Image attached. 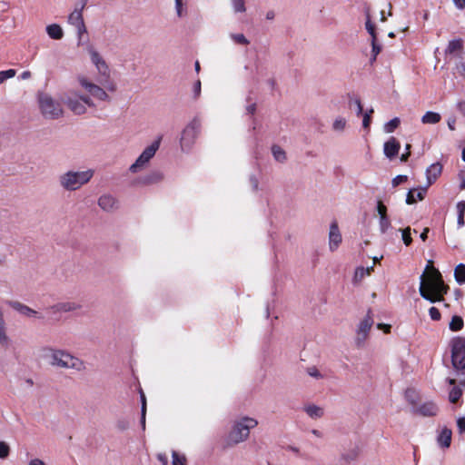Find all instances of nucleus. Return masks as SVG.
<instances>
[{
  "mask_svg": "<svg viewBox=\"0 0 465 465\" xmlns=\"http://www.w3.org/2000/svg\"><path fill=\"white\" fill-rule=\"evenodd\" d=\"M46 33L50 38L54 40H60L64 36L62 27L57 24H52L46 26Z\"/></svg>",
  "mask_w": 465,
  "mask_h": 465,
  "instance_id": "obj_21",
  "label": "nucleus"
},
{
  "mask_svg": "<svg viewBox=\"0 0 465 465\" xmlns=\"http://www.w3.org/2000/svg\"><path fill=\"white\" fill-rule=\"evenodd\" d=\"M451 430L444 428L440 432L437 441L438 444L442 448H449L451 442Z\"/></svg>",
  "mask_w": 465,
  "mask_h": 465,
  "instance_id": "obj_20",
  "label": "nucleus"
},
{
  "mask_svg": "<svg viewBox=\"0 0 465 465\" xmlns=\"http://www.w3.org/2000/svg\"><path fill=\"white\" fill-rule=\"evenodd\" d=\"M377 212L380 217L387 216V207L381 202H378Z\"/></svg>",
  "mask_w": 465,
  "mask_h": 465,
  "instance_id": "obj_49",
  "label": "nucleus"
},
{
  "mask_svg": "<svg viewBox=\"0 0 465 465\" xmlns=\"http://www.w3.org/2000/svg\"><path fill=\"white\" fill-rule=\"evenodd\" d=\"M39 355L42 360L45 361L52 367L76 371H84L85 370L84 361L64 349L45 346L40 349Z\"/></svg>",
  "mask_w": 465,
  "mask_h": 465,
  "instance_id": "obj_3",
  "label": "nucleus"
},
{
  "mask_svg": "<svg viewBox=\"0 0 465 465\" xmlns=\"http://www.w3.org/2000/svg\"><path fill=\"white\" fill-rule=\"evenodd\" d=\"M447 124H448V127L450 128V130L453 131L455 130V125H456V118L455 117H450L447 121Z\"/></svg>",
  "mask_w": 465,
  "mask_h": 465,
  "instance_id": "obj_56",
  "label": "nucleus"
},
{
  "mask_svg": "<svg viewBox=\"0 0 465 465\" xmlns=\"http://www.w3.org/2000/svg\"><path fill=\"white\" fill-rule=\"evenodd\" d=\"M379 226H380V231L382 233H385L389 230V228L391 227V221H390L388 215L380 217Z\"/></svg>",
  "mask_w": 465,
  "mask_h": 465,
  "instance_id": "obj_39",
  "label": "nucleus"
},
{
  "mask_svg": "<svg viewBox=\"0 0 465 465\" xmlns=\"http://www.w3.org/2000/svg\"><path fill=\"white\" fill-rule=\"evenodd\" d=\"M416 413L424 416H435L438 412V406L433 401H425L414 407Z\"/></svg>",
  "mask_w": 465,
  "mask_h": 465,
  "instance_id": "obj_11",
  "label": "nucleus"
},
{
  "mask_svg": "<svg viewBox=\"0 0 465 465\" xmlns=\"http://www.w3.org/2000/svg\"><path fill=\"white\" fill-rule=\"evenodd\" d=\"M9 305L18 312L20 314L28 317V318H41L38 312L30 307L19 302H10Z\"/></svg>",
  "mask_w": 465,
  "mask_h": 465,
  "instance_id": "obj_14",
  "label": "nucleus"
},
{
  "mask_svg": "<svg viewBox=\"0 0 465 465\" xmlns=\"http://www.w3.org/2000/svg\"><path fill=\"white\" fill-rule=\"evenodd\" d=\"M16 74L15 69H8L5 71H0V84L4 83L5 80L13 78Z\"/></svg>",
  "mask_w": 465,
  "mask_h": 465,
  "instance_id": "obj_40",
  "label": "nucleus"
},
{
  "mask_svg": "<svg viewBox=\"0 0 465 465\" xmlns=\"http://www.w3.org/2000/svg\"><path fill=\"white\" fill-rule=\"evenodd\" d=\"M460 181H461L460 187L461 190H463V189H465V173H461L460 175Z\"/></svg>",
  "mask_w": 465,
  "mask_h": 465,
  "instance_id": "obj_63",
  "label": "nucleus"
},
{
  "mask_svg": "<svg viewBox=\"0 0 465 465\" xmlns=\"http://www.w3.org/2000/svg\"><path fill=\"white\" fill-rule=\"evenodd\" d=\"M26 465H49L45 460L38 457H31Z\"/></svg>",
  "mask_w": 465,
  "mask_h": 465,
  "instance_id": "obj_45",
  "label": "nucleus"
},
{
  "mask_svg": "<svg viewBox=\"0 0 465 465\" xmlns=\"http://www.w3.org/2000/svg\"><path fill=\"white\" fill-rule=\"evenodd\" d=\"M427 188L428 187L426 186L424 188H420L418 190H410L406 197V203L413 204L417 202V200H423L427 193Z\"/></svg>",
  "mask_w": 465,
  "mask_h": 465,
  "instance_id": "obj_18",
  "label": "nucleus"
},
{
  "mask_svg": "<svg viewBox=\"0 0 465 465\" xmlns=\"http://www.w3.org/2000/svg\"><path fill=\"white\" fill-rule=\"evenodd\" d=\"M378 328L383 330L384 332H386V333L390 332V331H391V325L379 324Z\"/></svg>",
  "mask_w": 465,
  "mask_h": 465,
  "instance_id": "obj_62",
  "label": "nucleus"
},
{
  "mask_svg": "<svg viewBox=\"0 0 465 465\" xmlns=\"http://www.w3.org/2000/svg\"><path fill=\"white\" fill-rule=\"evenodd\" d=\"M342 237L337 222H332L329 232V249L331 252L336 251L341 243Z\"/></svg>",
  "mask_w": 465,
  "mask_h": 465,
  "instance_id": "obj_10",
  "label": "nucleus"
},
{
  "mask_svg": "<svg viewBox=\"0 0 465 465\" xmlns=\"http://www.w3.org/2000/svg\"><path fill=\"white\" fill-rule=\"evenodd\" d=\"M462 48V41L460 39L451 40L447 47L446 52L449 54H453Z\"/></svg>",
  "mask_w": 465,
  "mask_h": 465,
  "instance_id": "obj_33",
  "label": "nucleus"
},
{
  "mask_svg": "<svg viewBox=\"0 0 465 465\" xmlns=\"http://www.w3.org/2000/svg\"><path fill=\"white\" fill-rule=\"evenodd\" d=\"M141 401H142V408H141V424L143 429L145 427V415H146V399L144 393L141 391Z\"/></svg>",
  "mask_w": 465,
  "mask_h": 465,
  "instance_id": "obj_36",
  "label": "nucleus"
},
{
  "mask_svg": "<svg viewBox=\"0 0 465 465\" xmlns=\"http://www.w3.org/2000/svg\"><path fill=\"white\" fill-rule=\"evenodd\" d=\"M303 411L313 420L320 419L324 415V410L322 407L312 403L304 405Z\"/></svg>",
  "mask_w": 465,
  "mask_h": 465,
  "instance_id": "obj_19",
  "label": "nucleus"
},
{
  "mask_svg": "<svg viewBox=\"0 0 465 465\" xmlns=\"http://www.w3.org/2000/svg\"><path fill=\"white\" fill-rule=\"evenodd\" d=\"M371 271H372V267H368V268L359 267L355 271L354 278L356 280H361L366 275H370Z\"/></svg>",
  "mask_w": 465,
  "mask_h": 465,
  "instance_id": "obj_38",
  "label": "nucleus"
},
{
  "mask_svg": "<svg viewBox=\"0 0 465 465\" xmlns=\"http://www.w3.org/2000/svg\"><path fill=\"white\" fill-rule=\"evenodd\" d=\"M463 327V320L461 317L454 315L450 322V329L452 331H458Z\"/></svg>",
  "mask_w": 465,
  "mask_h": 465,
  "instance_id": "obj_29",
  "label": "nucleus"
},
{
  "mask_svg": "<svg viewBox=\"0 0 465 465\" xmlns=\"http://www.w3.org/2000/svg\"><path fill=\"white\" fill-rule=\"evenodd\" d=\"M454 5L460 8L464 9L465 8V0H453Z\"/></svg>",
  "mask_w": 465,
  "mask_h": 465,
  "instance_id": "obj_58",
  "label": "nucleus"
},
{
  "mask_svg": "<svg viewBox=\"0 0 465 465\" xmlns=\"http://www.w3.org/2000/svg\"><path fill=\"white\" fill-rule=\"evenodd\" d=\"M265 17L267 20H272L275 17V13L272 10H270L266 13Z\"/></svg>",
  "mask_w": 465,
  "mask_h": 465,
  "instance_id": "obj_61",
  "label": "nucleus"
},
{
  "mask_svg": "<svg viewBox=\"0 0 465 465\" xmlns=\"http://www.w3.org/2000/svg\"><path fill=\"white\" fill-rule=\"evenodd\" d=\"M162 136H158L149 145H147L140 155L136 158L134 163L129 167V172L132 173H138L144 171L150 164L151 160L155 156L160 148Z\"/></svg>",
  "mask_w": 465,
  "mask_h": 465,
  "instance_id": "obj_6",
  "label": "nucleus"
},
{
  "mask_svg": "<svg viewBox=\"0 0 465 465\" xmlns=\"http://www.w3.org/2000/svg\"><path fill=\"white\" fill-rule=\"evenodd\" d=\"M448 289L440 272L432 265L428 264L420 276V293L421 297L430 302H440L443 300V295L447 293Z\"/></svg>",
  "mask_w": 465,
  "mask_h": 465,
  "instance_id": "obj_2",
  "label": "nucleus"
},
{
  "mask_svg": "<svg viewBox=\"0 0 465 465\" xmlns=\"http://www.w3.org/2000/svg\"><path fill=\"white\" fill-rule=\"evenodd\" d=\"M457 426L460 433L465 432V417H460L458 419Z\"/></svg>",
  "mask_w": 465,
  "mask_h": 465,
  "instance_id": "obj_51",
  "label": "nucleus"
},
{
  "mask_svg": "<svg viewBox=\"0 0 465 465\" xmlns=\"http://www.w3.org/2000/svg\"><path fill=\"white\" fill-rule=\"evenodd\" d=\"M400 118L395 117L384 124L383 130L387 134L394 132V130L400 125Z\"/></svg>",
  "mask_w": 465,
  "mask_h": 465,
  "instance_id": "obj_31",
  "label": "nucleus"
},
{
  "mask_svg": "<svg viewBox=\"0 0 465 465\" xmlns=\"http://www.w3.org/2000/svg\"><path fill=\"white\" fill-rule=\"evenodd\" d=\"M373 113V109H370L369 111L362 113L363 119H362V126L364 129H369L371 122V114Z\"/></svg>",
  "mask_w": 465,
  "mask_h": 465,
  "instance_id": "obj_41",
  "label": "nucleus"
},
{
  "mask_svg": "<svg viewBox=\"0 0 465 465\" xmlns=\"http://www.w3.org/2000/svg\"><path fill=\"white\" fill-rule=\"evenodd\" d=\"M247 111L249 114H252L255 111V104H250L247 106Z\"/></svg>",
  "mask_w": 465,
  "mask_h": 465,
  "instance_id": "obj_64",
  "label": "nucleus"
},
{
  "mask_svg": "<svg viewBox=\"0 0 465 465\" xmlns=\"http://www.w3.org/2000/svg\"><path fill=\"white\" fill-rule=\"evenodd\" d=\"M201 132V123L198 119L191 121L183 130L180 146L183 153H190L196 142V139Z\"/></svg>",
  "mask_w": 465,
  "mask_h": 465,
  "instance_id": "obj_8",
  "label": "nucleus"
},
{
  "mask_svg": "<svg viewBox=\"0 0 465 465\" xmlns=\"http://www.w3.org/2000/svg\"><path fill=\"white\" fill-rule=\"evenodd\" d=\"M464 216L465 215L458 214L457 223H458L459 228H461L464 226V223H465Z\"/></svg>",
  "mask_w": 465,
  "mask_h": 465,
  "instance_id": "obj_57",
  "label": "nucleus"
},
{
  "mask_svg": "<svg viewBox=\"0 0 465 465\" xmlns=\"http://www.w3.org/2000/svg\"><path fill=\"white\" fill-rule=\"evenodd\" d=\"M234 13H244L246 11L245 0H230Z\"/></svg>",
  "mask_w": 465,
  "mask_h": 465,
  "instance_id": "obj_30",
  "label": "nucleus"
},
{
  "mask_svg": "<svg viewBox=\"0 0 465 465\" xmlns=\"http://www.w3.org/2000/svg\"><path fill=\"white\" fill-rule=\"evenodd\" d=\"M230 38L237 45H248L249 40L245 37L243 34H231Z\"/></svg>",
  "mask_w": 465,
  "mask_h": 465,
  "instance_id": "obj_34",
  "label": "nucleus"
},
{
  "mask_svg": "<svg viewBox=\"0 0 465 465\" xmlns=\"http://www.w3.org/2000/svg\"><path fill=\"white\" fill-rule=\"evenodd\" d=\"M457 110L465 115V100H460L456 104Z\"/></svg>",
  "mask_w": 465,
  "mask_h": 465,
  "instance_id": "obj_54",
  "label": "nucleus"
},
{
  "mask_svg": "<svg viewBox=\"0 0 465 465\" xmlns=\"http://www.w3.org/2000/svg\"><path fill=\"white\" fill-rule=\"evenodd\" d=\"M458 214L465 215V201H460L456 205Z\"/></svg>",
  "mask_w": 465,
  "mask_h": 465,
  "instance_id": "obj_52",
  "label": "nucleus"
},
{
  "mask_svg": "<svg viewBox=\"0 0 465 465\" xmlns=\"http://www.w3.org/2000/svg\"><path fill=\"white\" fill-rule=\"evenodd\" d=\"M408 177L406 175H397L395 178L392 179V186L396 187L400 185L401 183H403L407 181Z\"/></svg>",
  "mask_w": 465,
  "mask_h": 465,
  "instance_id": "obj_48",
  "label": "nucleus"
},
{
  "mask_svg": "<svg viewBox=\"0 0 465 465\" xmlns=\"http://www.w3.org/2000/svg\"><path fill=\"white\" fill-rule=\"evenodd\" d=\"M373 324V319L370 312L361 321L358 326V340L364 341Z\"/></svg>",
  "mask_w": 465,
  "mask_h": 465,
  "instance_id": "obj_12",
  "label": "nucleus"
},
{
  "mask_svg": "<svg viewBox=\"0 0 465 465\" xmlns=\"http://www.w3.org/2000/svg\"><path fill=\"white\" fill-rule=\"evenodd\" d=\"M93 169L83 171L69 170L62 173L59 178V185L65 191L73 192L86 184L94 176Z\"/></svg>",
  "mask_w": 465,
  "mask_h": 465,
  "instance_id": "obj_4",
  "label": "nucleus"
},
{
  "mask_svg": "<svg viewBox=\"0 0 465 465\" xmlns=\"http://www.w3.org/2000/svg\"><path fill=\"white\" fill-rule=\"evenodd\" d=\"M400 150V143L394 138H390L385 143L383 147L384 154L391 159L395 157Z\"/></svg>",
  "mask_w": 465,
  "mask_h": 465,
  "instance_id": "obj_15",
  "label": "nucleus"
},
{
  "mask_svg": "<svg viewBox=\"0 0 465 465\" xmlns=\"http://www.w3.org/2000/svg\"><path fill=\"white\" fill-rule=\"evenodd\" d=\"M9 452H10L9 446L4 441H0V459L7 458L9 455Z\"/></svg>",
  "mask_w": 465,
  "mask_h": 465,
  "instance_id": "obj_44",
  "label": "nucleus"
},
{
  "mask_svg": "<svg viewBox=\"0 0 465 465\" xmlns=\"http://www.w3.org/2000/svg\"><path fill=\"white\" fill-rule=\"evenodd\" d=\"M172 457H173V465H186V463H187L186 457L183 454H182L176 450H173Z\"/></svg>",
  "mask_w": 465,
  "mask_h": 465,
  "instance_id": "obj_32",
  "label": "nucleus"
},
{
  "mask_svg": "<svg viewBox=\"0 0 465 465\" xmlns=\"http://www.w3.org/2000/svg\"><path fill=\"white\" fill-rule=\"evenodd\" d=\"M174 8L179 18L186 16L188 14L187 0H174Z\"/></svg>",
  "mask_w": 465,
  "mask_h": 465,
  "instance_id": "obj_24",
  "label": "nucleus"
},
{
  "mask_svg": "<svg viewBox=\"0 0 465 465\" xmlns=\"http://www.w3.org/2000/svg\"><path fill=\"white\" fill-rule=\"evenodd\" d=\"M365 27H366V30L368 31V33L371 35V39H373V38L376 39L375 25L371 21V17L369 15H367Z\"/></svg>",
  "mask_w": 465,
  "mask_h": 465,
  "instance_id": "obj_42",
  "label": "nucleus"
},
{
  "mask_svg": "<svg viewBox=\"0 0 465 465\" xmlns=\"http://www.w3.org/2000/svg\"><path fill=\"white\" fill-rule=\"evenodd\" d=\"M307 373L308 375H310L311 377L316 379V380H320V379H323L324 378V375L316 368V367H310L307 369Z\"/></svg>",
  "mask_w": 465,
  "mask_h": 465,
  "instance_id": "obj_43",
  "label": "nucleus"
},
{
  "mask_svg": "<svg viewBox=\"0 0 465 465\" xmlns=\"http://www.w3.org/2000/svg\"><path fill=\"white\" fill-rule=\"evenodd\" d=\"M272 153L277 162L283 163L286 160V153L279 145H273Z\"/></svg>",
  "mask_w": 465,
  "mask_h": 465,
  "instance_id": "obj_28",
  "label": "nucleus"
},
{
  "mask_svg": "<svg viewBox=\"0 0 465 465\" xmlns=\"http://www.w3.org/2000/svg\"><path fill=\"white\" fill-rule=\"evenodd\" d=\"M371 45H372L373 59H376V56L381 52V46L377 45L376 39H374V38L371 39Z\"/></svg>",
  "mask_w": 465,
  "mask_h": 465,
  "instance_id": "obj_50",
  "label": "nucleus"
},
{
  "mask_svg": "<svg viewBox=\"0 0 465 465\" xmlns=\"http://www.w3.org/2000/svg\"><path fill=\"white\" fill-rule=\"evenodd\" d=\"M162 178H163V175L160 173L154 172V173L147 174V175L143 176V178L135 181V183L147 185V184H151L153 183H157V182L161 181Z\"/></svg>",
  "mask_w": 465,
  "mask_h": 465,
  "instance_id": "obj_23",
  "label": "nucleus"
},
{
  "mask_svg": "<svg viewBox=\"0 0 465 465\" xmlns=\"http://www.w3.org/2000/svg\"><path fill=\"white\" fill-rule=\"evenodd\" d=\"M54 308L57 312H69L77 310L79 306L74 302H60Z\"/></svg>",
  "mask_w": 465,
  "mask_h": 465,
  "instance_id": "obj_26",
  "label": "nucleus"
},
{
  "mask_svg": "<svg viewBox=\"0 0 465 465\" xmlns=\"http://www.w3.org/2000/svg\"><path fill=\"white\" fill-rule=\"evenodd\" d=\"M429 314L433 321H439L440 319V312L436 307H431L429 310Z\"/></svg>",
  "mask_w": 465,
  "mask_h": 465,
  "instance_id": "obj_47",
  "label": "nucleus"
},
{
  "mask_svg": "<svg viewBox=\"0 0 465 465\" xmlns=\"http://www.w3.org/2000/svg\"><path fill=\"white\" fill-rule=\"evenodd\" d=\"M87 53L91 63L97 70L103 87L93 83L86 76H79L77 78L78 84L86 94L72 89L61 97L63 103L75 114H84L87 108L95 107L94 100L109 102L110 96L107 91L113 93L116 90V84L110 78V68L104 56L94 46H89Z\"/></svg>",
  "mask_w": 465,
  "mask_h": 465,
  "instance_id": "obj_1",
  "label": "nucleus"
},
{
  "mask_svg": "<svg viewBox=\"0 0 465 465\" xmlns=\"http://www.w3.org/2000/svg\"><path fill=\"white\" fill-rule=\"evenodd\" d=\"M452 363L458 370L465 368V339L461 337L455 338L452 341Z\"/></svg>",
  "mask_w": 465,
  "mask_h": 465,
  "instance_id": "obj_9",
  "label": "nucleus"
},
{
  "mask_svg": "<svg viewBox=\"0 0 465 465\" xmlns=\"http://www.w3.org/2000/svg\"><path fill=\"white\" fill-rule=\"evenodd\" d=\"M98 205L103 210L110 212L117 207V201L110 194H104L98 199Z\"/></svg>",
  "mask_w": 465,
  "mask_h": 465,
  "instance_id": "obj_16",
  "label": "nucleus"
},
{
  "mask_svg": "<svg viewBox=\"0 0 465 465\" xmlns=\"http://www.w3.org/2000/svg\"><path fill=\"white\" fill-rule=\"evenodd\" d=\"M20 79L22 80H27L31 77V72L30 71H24L21 74H20Z\"/></svg>",
  "mask_w": 465,
  "mask_h": 465,
  "instance_id": "obj_59",
  "label": "nucleus"
},
{
  "mask_svg": "<svg viewBox=\"0 0 465 465\" xmlns=\"http://www.w3.org/2000/svg\"><path fill=\"white\" fill-rule=\"evenodd\" d=\"M258 425L255 418L242 416L233 421L232 427L228 435V441L232 444H238L245 441L250 435V430Z\"/></svg>",
  "mask_w": 465,
  "mask_h": 465,
  "instance_id": "obj_5",
  "label": "nucleus"
},
{
  "mask_svg": "<svg viewBox=\"0 0 465 465\" xmlns=\"http://www.w3.org/2000/svg\"><path fill=\"white\" fill-rule=\"evenodd\" d=\"M454 276L459 284H463L465 282V265L463 263L456 266L454 270Z\"/></svg>",
  "mask_w": 465,
  "mask_h": 465,
  "instance_id": "obj_27",
  "label": "nucleus"
},
{
  "mask_svg": "<svg viewBox=\"0 0 465 465\" xmlns=\"http://www.w3.org/2000/svg\"><path fill=\"white\" fill-rule=\"evenodd\" d=\"M202 84L201 81L198 79L193 85V92L194 99H198L201 95Z\"/></svg>",
  "mask_w": 465,
  "mask_h": 465,
  "instance_id": "obj_46",
  "label": "nucleus"
},
{
  "mask_svg": "<svg viewBox=\"0 0 465 465\" xmlns=\"http://www.w3.org/2000/svg\"><path fill=\"white\" fill-rule=\"evenodd\" d=\"M353 103H354V105L356 106L357 115L362 114L363 108H362V105H361V103L360 99H355L353 101Z\"/></svg>",
  "mask_w": 465,
  "mask_h": 465,
  "instance_id": "obj_53",
  "label": "nucleus"
},
{
  "mask_svg": "<svg viewBox=\"0 0 465 465\" xmlns=\"http://www.w3.org/2000/svg\"><path fill=\"white\" fill-rule=\"evenodd\" d=\"M347 127V120L343 116H337L331 124V129L335 133H342Z\"/></svg>",
  "mask_w": 465,
  "mask_h": 465,
  "instance_id": "obj_25",
  "label": "nucleus"
},
{
  "mask_svg": "<svg viewBox=\"0 0 465 465\" xmlns=\"http://www.w3.org/2000/svg\"><path fill=\"white\" fill-rule=\"evenodd\" d=\"M441 120L439 113L428 111L421 117V123L424 124H435Z\"/></svg>",
  "mask_w": 465,
  "mask_h": 465,
  "instance_id": "obj_22",
  "label": "nucleus"
},
{
  "mask_svg": "<svg viewBox=\"0 0 465 465\" xmlns=\"http://www.w3.org/2000/svg\"><path fill=\"white\" fill-rule=\"evenodd\" d=\"M399 231L401 232V238H402L404 244L406 246L411 245V243L412 242L411 227H407L405 229H400Z\"/></svg>",
  "mask_w": 465,
  "mask_h": 465,
  "instance_id": "obj_35",
  "label": "nucleus"
},
{
  "mask_svg": "<svg viewBox=\"0 0 465 465\" xmlns=\"http://www.w3.org/2000/svg\"><path fill=\"white\" fill-rule=\"evenodd\" d=\"M37 101L42 114L48 119H57L63 114V108L57 100L49 94L39 93Z\"/></svg>",
  "mask_w": 465,
  "mask_h": 465,
  "instance_id": "obj_7",
  "label": "nucleus"
},
{
  "mask_svg": "<svg viewBox=\"0 0 465 465\" xmlns=\"http://www.w3.org/2000/svg\"><path fill=\"white\" fill-rule=\"evenodd\" d=\"M442 173V165L440 163L430 164L426 170L427 187L436 182Z\"/></svg>",
  "mask_w": 465,
  "mask_h": 465,
  "instance_id": "obj_13",
  "label": "nucleus"
},
{
  "mask_svg": "<svg viewBox=\"0 0 465 465\" xmlns=\"http://www.w3.org/2000/svg\"><path fill=\"white\" fill-rule=\"evenodd\" d=\"M461 395V390L459 387L454 386L449 393V400L450 402L455 403L459 401Z\"/></svg>",
  "mask_w": 465,
  "mask_h": 465,
  "instance_id": "obj_37",
  "label": "nucleus"
},
{
  "mask_svg": "<svg viewBox=\"0 0 465 465\" xmlns=\"http://www.w3.org/2000/svg\"><path fill=\"white\" fill-rule=\"evenodd\" d=\"M68 22L75 26L79 33L84 31V24L81 10H74L68 16Z\"/></svg>",
  "mask_w": 465,
  "mask_h": 465,
  "instance_id": "obj_17",
  "label": "nucleus"
},
{
  "mask_svg": "<svg viewBox=\"0 0 465 465\" xmlns=\"http://www.w3.org/2000/svg\"><path fill=\"white\" fill-rule=\"evenodd\" d=\"M429 228H425L422 232L420 233V239L425 242L428 238V233H429Z\"/></svg>",
  "mask_w": 465,
  "mask_h": 465,
  "instance_id": "obj_60",
  "label": "nucleus"
},
{
  "mask_svg": "<svg viewBox=\"0 0 465 465\" xmlns=\"http://www.w3.org/2000/svg\"><path fill=\"white\" fill-rule=\"evenodd\" d=\"M157 459L158 460L163 464V465H167L168 464V457L166 456V454L164 453H159L157 455Z\"/></svg>",
  "mask_w": 465,
  "mask_h": 465,
  "instance_id": "obj_55",
  "label": "nucleus"
}]
</instances>
